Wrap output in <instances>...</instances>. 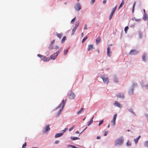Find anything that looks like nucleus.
<instances>
[{
	"label": "nucleus",
	"mask_w": 148,
	"mask_h": 148,
	"mask_svg": "<svg viewBox=\"0 0 148 148\" xmlns=\"http://www.w3.org/2000/svg\"><path fill=\"white\" fill-rule=\"evenodd\" d=\"M66 101H67V99H66L65 100V101H64V100H63L61 103L60 104V105L59 106H58L57 107V108H60V106L61 107V108L59 111L57 113L56 116H59L60 114L62 111V110L63 109V108H64V106L65 105V103H66Z\"/></svg>",
	"instance_id": "obj_1"
},
{
	"label": "nucleus",
	"mask_w": 148,
	"mask_h": 148,
	"mask_svg": "<svg viewBox=\"0 0 148 148\" xmlns=\"http://www.w3.org/2000/svg\"><path fill=\"white\" fill-rule=\"evenodd\" d=\"M100 77L102 79L104 84H107L109 82L108 78L107 75H102L100 76Z\"/></svg>",
	"instance_id": "obj_2"
},
{
	"label": "nucleus",
	"mask_w": 148,
	"mask_h": 148,
	"mask_svg": "<svg viewBox=\"0 0 148 148\" xmlns=\"http://www.w3.org/2000/svg\"><path fill=\"white\" fill-rule=\"evenodd\" d=\"M61 50L60 49L58 51L55 53H54L52 55H51L50 57V59L51 60H55L56 58L57 57V56L59 54V53L60 52Z\"/></svg>",
	"instance_id": "obj_3"
},
{
	"label": "nucleus",
	"mask_w": 148,
	"mask_h": 148,
	"mask_svg": "<svg viewBox=\"0 0 148 148\" xmlns=\"http://www.w3.org/2000/svg\"><path fill=\"white\" fill-rule=\"evenodd\" d=\"M123 139L122 137L117 139L115 141V145L117 146L118 145H121L123 143Z\"/></svg>",
	"instance_id": "obj_4"
},
{
	"label": "nucleus",
	"mask_w": 148,
	"mask_h": 148,
	"mask_svg": "<svg viewBox=\"0 0 148 148\" xmlns=\"http://www.w3.org/2000/svg\"><path fill=\"white\" fill-rule=\"evenodd\" d=\"M37 56L41 58V60L44 62H48L50 60V58L46 57V56L42 55L40 54H38Z\"/></svg>",
	"instance_id": "obj_5"
},
{
	"label": "nucleus",
	"mask_w": 148,
	"mask_h": 148,
	"mask_svg": "<svg viewBox=\"0 0 148 148\" xmlns=\"http://www.w3.org/2000/svg\"><path fill=\"white\" fill-rule=\"evenodd\" d=\"M117 114H114L113 119L111 121V125L112 126H114L115 125L116 123V119L117 117Z\"/></svg>",
	"instance_id": "obj_6"
},
{
	"label": "nucleus",
	"mask_w": 148,
	"mask_h": 148,
	"mask_svg": "<svg viewBox=\"0 0 148 148\" xmlns=\"http://www.w3.org/2000/svg\"><path fill=\"white\" fill-rule=\"evenodd\" d=\"M68 96L69 98L71 99H74L75 97L74 94L72 92H71L70 93H69Z\"/></svg>",
	"instance_id": "obj_7"
},
{
	"label": "nucleus",
	"mask_w": 148,
	"mask_h": 148,
	"mask_svg": "<svg viewBox=\"0 0 148 148\" xmlns=\"http://www.w3.org/2000/svg\"><path fill=\"white\" fill-rule=\"evenodd\" d=\"M138 53V51L135 50L133 49L130 51L129 54L131 55H135L137 54Z\"/></svg>",
	"instance_id": "obj_8"
},
{
	"label": "nucleus",
	"mask_w": 148,
	"mask_h": 148,
	"mask_svg": "<svg viewBox=\"0 0 148 148\" xmlns=\"http://www.w3.org/2000/svg\"><path fill=\"white\" fill-rule=\"evenodd\" d=\"M75 8L77 11H79L81 9V7L79 3H78L76 4L75 6Z\"/></svg>",
	"instance_id": "obj_9"
},
{
	"label": "nucleus",
	"mask_w": 148,
	"mask_h": 148,
	"mask_svg": "<svg viewBox=\"0 0 148 148\" xmlns=\"http://www.w3.org/2000/svg\"><path fill=\"white\" fill-rule=\"evenodd\" d=\"M114 105L115 106L120 108H121L122 107V105L117 101H116L114 102Z\"/></svg>",
	"instance_id": "obj_10"
},
{
	"label": "nucleus",
	"mask_w": 148,
	"mask_h": 148,
	"mask_svg": "<svg viewBox=\"0 0 148 148\" xmlns=\"http://www.w3.org/2000/svg\"><path fill=\"white\" fill-rule=\"evenodd\" d=\"M112 52L111 51H110V47L108 46V47L107 48V56L109 57H110V54H111Z\"/></svg>",
	"instance_id": "obj_11"
},
{
	"label": "nucleus",
	"mask_w": 148,
	"mask_h": 148,
	"mask_svg": "<svg viewBox=\"0 0 148 148\" xmlns=\"http://www.w3.org/2000/svg\"><path fill=\"white\" fill-rule=\"evenodd\" d=\"M50 125H48L46 126V127H45L44 129V133H46V132H47L49 130H50V128L49 127Z\"/></svg>",
	"instance_id": "obj_12"
},
{
	"label": "nucleus",
	"mask_w": 148,
	"mask_h": 148,
	"mask_svg": "<svg viewBox=\"0 0 148 148\" xmlns=\"http://www.w3.org/2000/svg\"><path fill=\"white\" fill-rule=\"evenodd\" d=\"M147 57V54L146 53H144L142 56V58L143 60L145 62L146 61V58Z\"/></svg>",
	"instance_id": "obj_13"
},
{
	"label": "nucleus",
	"mask_w": 148,
	"mask_h": 148,
	"mask_svg": "<svg viewBox=\"0 0 148 148\" xmlns=\"http://www.w3.org/2000/svg\"><path fill=\"white\" fill-rule=\"evenodd\" d=\"M63 135V133H59L56 134L55 136V137L56 138H57L59 137H60L62 136Z\"/></svg>",
	"instance_id": "obj_14"
},
{
	"label": "nucleus",
	"mask_w": 148,
	"mask_h": 148,
	"mask_svg": "<svg viewBox=\"0 0 148 148\" xmlns=\"http://www.w3.org/2000/svg\"><path fill=\"white\" fill-rule=\"evenodd\" d=\"M133 93V88L130 89L128 91V94L129 95H132Z\"/></svg>",
	"instance_id": "obj_15"
},
{
	"label": "nucleus",
	"mask_w": 148,
	"mask_h": 148,
	"mask_svg": "<svg viewBox=\"0 0 148 148\" xmlns=\"http://www.w3.org/2000/svg\"><path fill=\"white\" fill-rule=\"evenodd\" d=\"M140 137V136H139L137 138H136L134 139V141L136 144L138 142V140Z\"/></svg>",
	"instance_id": "obj_16"
},
{
	"label": "nucleus",
	"mask_w": 148,
	"mask_h": 148,
	"mask_svg": "<svg viewBox=\"0 0 148 148\" xmlns=\"http://www.w3.org/2000/svg\"><path fill=\"white\" fill-rule=\"evenodd\" d=\"M101 40V38L99 36H98L96 40V42L97 44H98L99 43Z\"/></svg>",
	"instance_id": "obj_17"
},
{
	"label": "nucleus",
	"mask_w": 148,
	"mask_h": 148,
	"mask_svg": "<svg viewBox=\"0 0 148 148\" xmlns=\"http://www.w3.org/2000/svg\"><path fill=\"white\" fill-rule=\"evenodd\" d=\"M93 47V45H88V51H90L91 49Z\"/></svg>",
	"instance_id": "obj_18"
},
{
	"label": "nucleus",
	"mask_w": 148,
	"mask_h": 148,
	"mask_svg": "<svg viewBox=\"0 0 148 148\" xmlns=\"http://www.w3.org/2000/svg\"><path fill=\"white\" fill-rule=\"evenodd\" d=\"M94 116H93L90 120V121L88 122V126H89L93 122V118Z\"/></svg>",
	"instance_id": "obj_19"
},
{
	"label": "nucleus",
	"mask_w": 148,
	"mask_h": 148,
	"mask_svg": "<svg viewBox=\"0 0 148 148\" xmlns=\"http://www.w3.org/2000/svg\"><path fill=\"white\" fill-rule=\"evenodd\" d=\"M116 96L119 98H123L124 96L123 94H118L116 95Z\"/></svg>",
	"instance_id": "obj_20"
},
{
	"label": "nucleus",
	"mask_w": 148,
	"mask_h": 148,
	"mask_svg": "<svg viewBox=\"0 0 148 148\" xmlns=\"http://www.w3.org/2000/svg\"><path fill=\"white\" fill-rule=\"evenodd\" d=\"M77 28V26H75L74 28L72 29V35H73L75 32L76 29Z\"/></svg>",
	"instance_id": "obj_21"
},
{
	"label": "nucleus",
	"mask_w": 148,
	"mask_h": 148,
	"mask_svg": "<svg viewBox=\"0 0 148 148\" xmlns=\"http://www.w3.org/2000/svg\"><path fill=\"white\" fill-rule=\"evenodd\" d=\"M147 14L146 13L144 14V16L143 18V20L145 21L147 20Z\"/></svg>",
	"instance_id": "obj_22"
},
{
	"label": "nucleus",
	"mask_w": 148,
	"mask_h": 148,
	"mask_svg": "<svg viewBox=\"0 0 148 148\" xmlns=\"http://www.w3.org/2000/svg\"><path fill=\"white\" fill-rule=\"evenodd\" d=\"M71 138L73 140H79L80 139L79 138L76 137H71Z\"/></svg>",
	"instance_id": "obj_23"
},
{
	"label": "nucleus",
	"mask_w": 148,
	"mask_h": 148,
	"mask_svg": "<svg viewBox=\"0 0 148 148\" xmlns=\"http://www.w3.org/2000/svg\"><path fill=\"white\" fill-rule=\"evenodd\" d=\"M56 35L58 38H59L60 39L62 36V33H57L56 34Z\"/></svg>",
	"instance_id": "obj_24"
},
{
	"label": "nucleus",
	"mask_w": 148,
	"mask_h": 148,
	"mask_svg": "<svg viewBox=\"0 0 148 148\" xmlns=\"http://www.w3.org/2000/svg\"><path fill=\"white\" fill-rule=\"evenodd\" d=\"M124 0H123L122 2L120 4V5L119 6L118 8L119 10L123 6V5H124Z\"/></svg>",
	"instance_id": "obj_25"
},
{
	"label": "nucleus",
	"mask_w": 148,
	"mask_h": 148,
	"mask_svg": "<svg viewBox=\"0 0 148 148\" xmlns=\"http://www.w3.org/2000/svg\"><path fill=\"white\" fill-rule=\"evenodd\" d=\"M144 146L148 147V140L145 142L144 143Z\"/></svg>",
	"instance_id": "obj_26"
},
{
	"label": "nucleus",
	"mask_w": 148,
	"mask_h": 148,
	"mask_svg": "<svg viewBox=\"0 0 148 148\" xmlns=\"http://www.w3.org/2000/svg\"><path fill=\"white\" fill-rule=\"evenodd\" d=\"M117 7V5H116L115 6V7L112 9V12H111V13H112L113 14H114V12H115V11Z\"/></svg>",
	"instance_id": "obj_27"
},
{
	"label": "nucleus",
	"mask_w": 148,
	"mask_h": 148,
	"mask_svg": "<svg viewBox=\"0 0 148 148\" xmlns=\"http://www.w3.org/2000/svg\"><path fill=\"white\" fill-rule=\"evenodd\" d=\"M131 143H130V142L129 140L127 141V143H126V145L127 146H131Z\"/></svg>",
	"instance_id": "obj_28"
},
{
	"label": "nucleus",
	"mask_w": 148,
	"mask_h": 148,
	"mask_svg": "<svg viewBox=\"0 0 148 148\" xmlns=\"http://www.w3.org/2000/svg\"><path fill=\"white\" fill-rule=\"evenodd\" d=\"M84 109L83 108H82L81 110H79V111H78L77 112V114H79L80 113L82 112H83V110H84Z\"/></svg>",
	"instance_id": "obj_29"
},
{
	"label": "nucleus",
	"mask_w": 148,
	"mask_h": 148,
	"mask_svg": "<svg viewBox=\"0 0 148 148\" xmlns=\"http://www.w3.org/2000/svg\"><path fill=\"white\" fill-rule=\"evenodd\" d=\"M69 47L67 49L64 50V55H66L67 54L68 51V49H69Z\"/></svg>",
	"instance_id": "obj_30"
},
{
	"label": "nucleus",
	"mask_w": 148,
	"mask_h": 148,
	"mask_svg": "<svg viewBox=\"0 0 148 148\" xmlns=\"http://www.w3.org/2000/svg\"><path fill=\"white\" fill-rule=\"evenodd\" d=\"M136 3V1H135L134 3L133 6V8L132 9V13H134V7L135 6V5Z\"/></svg>",
	"instance_id": "obj_31"
},
{
	"label": "nucleus",
	"mask_w": 148,
	"mask_h": 148,
	"mask_svg": "<svg viewBox=\"0 0 148 148\" xmlns=\"http://www.w3.org/2000/svg\"><path fill=\"white\" fill-rule=\"evenodd\" d=\"M66 36H64L62 40V42L63 43L64 42L65 40H66Z\"/></svg>",
	"instance_id": "obj_32"
},
{
	"label": "nucleus",
	"mask_w": 148,
	"mask_h": 148,
	"mask_svg": "<svg viewBox=\"0 0 148 148\" xmlns=\"http://www.w3.org/2000/svg\"><path fill=\"white\" fill-rule=\"evenodd\" d=\"M129 28V27L128 26H126V27H125L124 29V30L125 31V32L126 33H127V31Z\"/></svg>",
	"instance_id": "obj_33"
},
{
	"label": "nucleus",
	"mask_w": 148,
	"mask_h": 148,
	"mask_svg": "<svg viewBox=\"0 0 148 148\" xmlns=\"http://www.w3.org/2000/svg\"><path fill=\"white\" fill-rule=\"evenodd\" d=\"M113 14H114L111 13L110 14V16L109 17V19L110 20L111 19V18H112V17L113 16Z\"/></svg>",
	"instance_id": "obj_34"
},
{
	"label": "nucleus",
	"mask_w": 148,
	"mask_h": 148,
	"mask_svg": "<svg viewBox=\"0 0 148 148\" xmlns=\"http://www.w3.org/2000/svg\"><path fill=\"white\" fill-rule=\"evenodd\" d=\"M114 80L115 82H118L117 79L115 76L114 77Z\"/></svg>",
	"instance_id": "obj_35"
},
{
	"label": "nucleus",
	"mask_w": 148,
	"mask_h": 148,
	"mask_svg": "<svg viewBox=\"0 0 148 148\" xmlns=\"http://www.w3.org/2000/svg\"><path fill=\"white\" fill-rule=\"evenodd\" d=\"M76 19V17H74L73 19H72L71 21V23L73 24L74 23V22Z\"/></svg>",
	"instance_id": "obj_36"
},
{
	"label": "nucleus",
	"mask_w": 148,
	"mask_h": 148,
	"mask_svg": "<svg viewBox=\"0 0 148 148\" xmlns=\"http://www.w3.org/2000/svg\"><path fill=\"white\" fill-rule=\"evenodd\" d=\"M88 37H84L82 40V43H83L85 41V40Z\"/></svg>",
	"instance_id": "obj_37"
},
{
	"label": "nucleus",
	"mask_w": 148,
	"mask_h": 148,
	"mask_svg": "<svg viewBox=\"0 0 148 148\" xmlns=\"http://www.w3.org/2000/svg\"><path fill=\"white\" fill-rule=\"evenodd\" d=\"M26 142H25L24 144L22 146V148H25V147L26 146Z\"/></svg>",
	"instance_id": "obj_38"
},
{
	"label": "nucleus",
	"mask_w": 148,
	"mask_h": 148,
	"mask_svg": "<svg viewBox=\"0 0 148 148\" xmlns=\"http://www.w3.org/2000/svg\"><path fill=\"white\" fill-rule=\"evenodd\" d=\"M49 48L50 49H52L53 48V45L50 44V46L49 47Z\"/></svg>",
	"instance_id": "obj_39"
},
{
	"label": "nucleus",
	"mask_w": 148,
	"mask_h": 148,
	"mask_svg": "<svg viewBox=\"0 0 148 148\" xmlns=\"http://www.w3.org/2000/svg\"><path fill=\"white\" fill-rule=\"evenodd\" d=\"M68 146L69 147H71L72 148H77L74 145H68Z\"/></svg>",
	"instance_id": "obj_40"
},
{
	"label": "nucleus",
	"mask_w": 148,
	"mask_h": 148,
	"mask_svg": "<svg viewBox=\"0 0 148 148\" xmlns=\"http://www.w3.org/2000/svg\"><path fill=\"white\" fill-rule=\"evenodd\" d=\"M79 25V22L78 21H76L75 23V26H77V27H78V26Z\"/></svg>",
	"instance_id": "obj_41"
},
{
	"label": "nucleus",
	"mask_w": 148,
	"mask_h": 148,
	"mask_svg": "<svg viewBox=\"0 0 148 148\" xmlns=\"http://www.w3.org/2000/svg\"><path fill=\"white\" fill-rule=\"evenodd\" d=\"M68 130V128H65L64 130H62V132H63L62 133H63V134L64 132H65L66 131H67Z\"/></svg>",
	"instance_id": "obj_42"
},
{
	"label": "nucleus",
	"mask_w": 148,
	"mask_h": 148,
	"mask_svg": "<svg viewBox=\"0 0 148 148\" xmlns=\"http://www.w3.org/2000/svg\"><path fill=\"white\" fill-rule=\"evenodd\" d=\"M103 122V120L100 121L99 123V126L101 124H102Z\"/></svg>",
	"instance_id": "obj_43"
},
{
	"label": "nucleus",
	"mask_w": 148,
	"mask_h": 148,
	"mask_svg": "<svg viewBox=\"0 0 148 148\" xmlns=\"http://www.w3.org/2000/svg\"><path fill=\"white\" fill-rule=\"evenodd\" d=\"M108 131H106L105 132H104V136H106L107 135V134L108 133Z\"/></svg>",
	"instance_id": "obj_44"
},
{
	"label": "nucleus",
	"mask_w": 148,
	"mask_h": 148,
	"mask_svg": "<svg viewBox=\"0 0 148 148\" xmlns=\"http://www.w3.org/2000/svg\"><path fill=\"white\" fill-rule=\"evenodd\" d=\"M74 127H75V126L74 125L73 126H72V127H71L69 129V131H71L72 130L74 129Z\"/></svg>",
	"instance_id": "obj_45"
},
{
	"label": "nucleus",
	"mask_w": 148,
	"mask_h": 148,
	"mask_svg": "<svg viewBox=\"0 0 148 148\" xmlns=\"http://www.w3.org/2000/svg\"><path fill=\"white\" fill-rule=\"evenodd\" d=\"M95 0H91V3L92 4H93V3H94Z\"/></svg>",
	"instance_id": "obj_46"
},
{
	"label": "nucleus",
	"mask_w": 148,
	"mask_h": 148,
	"mask_svg": "<svg viewBox=\"0 0 148 148\" xmlns=\"http://www.w3.org/2000/svg\"><path fill=\"white\" fill-rule=\"evenodd\" d=\"M134 20L137 22H139L140 21V19H134Z\"/></svg>",
	"instance_id": "obj_47"
},
{
	"label": "nucleus",
	"mask_w": 148,
	"mask_h": 148,
	"mask_svg": "<svg viewBox=\"0 0 148 148\" xmlns=\"http://www.w3.org/2000/svg\"><path fill=\"white\" fill-rule=\"evenodd\" d=\"M60 141L59 140H56L55 142V143L56 144H57L58 143H59Z\"/></svg>",
	"instance_id": "obj_48"
},
{
	"label": "nucleus",
	"mask_w": 148,
	"mask_h": 148,
	"mask_svg": "<svg viewBox=\"0 0 148 148\" xmlns=\"http://www.w3.org/2000/svg\"><path fill=\"white\" fill-rule=\"evenodd\" d=\"M142 36V33H140L139 34V37L140 38H141Z\"/></svg>",
	"instance_id": "obj_49"
},
{
	"label": "nucleus",
	"mask_w": 148,
	"mask_h": 148,
	"mask_svg": "<svg viewBox=\"0 0 148 148\" xmlns=\"http://www.w3.org/2000/svg\"><path fill=\"white\" fill-rule=\"evenodd\" d=\"M87 25L86 24H85L84 26V29H87Z\"/></svg>",
	"instance_id": "obj_50"
},
{
	"label": "nucleus",
	"mask_w": 148,
	"mask_h": 148,
	"mask_svg": "<svg viewBox=\"0 0 148 148\" xmlns=\"http://www.w3.org/2000/svg\"><path fill=\"white\" fill-rule=\"evenodd\" d=\"M55 41V40H53L51 42V45H53V44L54 43Z\"/></svg>",
	"instance_id": "obj_51"
},
{
	"label": "nucleus",
	"mask_w": 148,
	"mask_h": 148,
	"mask_svg": "<svg viewBox=\"0 0 148 148\" xmlns=\"http://www.w3.org/2000/svg\"><path fill=\"white\" fill-rule=\"evenodd\" d=\"M145 116L146 117V118L147 119V121L148 122V115L147 114H146L145 115Z\"/></svg>",
	"instance_id": "obj_52"
},
{
	"label": "nucleus",
	"mask_w": 148,
	"mask_h": 148,
	"mask_svg": "<svg viewBox=\"0 0 148 148\" xmlns=\"http://www.w3.org/2000/svg\"><path fill=\"white\" fill-rule=\"evenodd\" d=\"M106 0H104L103 1V3L104 4H105L106 3Z\"/></svg>",
	"instance_id": "obj_53"
},
{
	"label": "nucleus",
	"mask_w": 148,
	"mask_h": 148,
	"mask_svg": "<svg viewBox=\"0 0 148 148\" xmlns=\"http://www.w3.org/2000/svg\"><path fill=\"white\" fill-rule=\"evenodd\" d=\"M97 139H99L100 138V137L99 136H98L97 137Z\"/></svg>",
	"instance_id": "obj_54"
},
{
	"label": "nucleus",
	"mask_w": 148,
	"mask_h": 148,
	"mask_svg": "<svg viewBox=\"0 0 148 148\" xmlns=\"http://www.w3.org/2000/svg\"><path fill=\"white\" fill-rule=\"evenodd\" d=\"M58 48H59V47L58 46H56L55 47V49H58Z\"/></svg>",
	"instance_id": "obj_55"
},
{
	"label": "nucleus",
	"mask_w": 148,
	"mask_h": 148,
	"mask_svg": "<svg viewBox=\"0 0 148 148\" xmlns=\"http://www.w3.org/2000/svg\"><path fill=\"white\" fill-rule=\"evenodd\" d=\"M137 84H133V86L134 87L135 86H137Z\"/></svg>",
	"instance_id": "obj_56"
},
{
	"label": "nucleus",
	"mask_w": 148,
	"mask_h": 148,
	"mask_svg": "<svg viewBox=\"0 0 148 148\" xmlns=\"http://www.w3.org/2000/svg\"><path fill=\"white\" fill-rule=\"evenodd\" d=\"M79 132L78 131H76V132H75V133L76 134H78V133H79Z\"/></svg>",
	"instance_id": "obj_57"
},
{
	"label": "nucleus",
	"mask_w": 148,
	"mask_h": 148,
	"mask_svg": "<svg viewBox=\"0 0 148 148\" xmlns=\"http://www.w3.org/2000/svg\"><path fill=\"white\" fill-rule=\"evenodd\" d=\"M97 52H98V53H99V49H97Z\"/></svg>",
	"instance_id": "obj_58"
},
{
	"label": "nucleus",
	"mask_w": 148,
	"mask_h": 148,
	"mask_svg": "<svg viewBox=\"0 0 148 148\" xmlns=\"http://www.w3.org/2000/svg\"><path fill=\"white\" fill-rule=\"evenodd\" d=\"M86 117H85V118H84L83 119V121H84V120H85V119H86Z\"/></svg>",
	"instance_id": "obj_59"
},
{
	"label": "nucleus",
	"mask_w": 148,
	"mask_h": 148,
	"mask_svg": "<svg viewBox=\"0 0 148 148\" xmlns=\"http://www.w3.org/2000/svg\"><path fill=\"white\" fill-rule=\"evenodd\" d=\"M82 36H84V34H83V33H82Z\"/></svg>",
	"instance_id": "obj_60"
},
{
	"label": "nucleus",
	"mask_w": 148,
	"mask_h": 148,
	"mask_svg": "<svg viewBox=\"0 0 148 148\" xmlns=\"http://www.w3.org/2000/svg\"><path fill=\"white\" fill-rule=\"evenodd\" d=\"M110 126V124H109V125H108V128Z\"/></svg>",
	"instance_id": "obj_61"
},
{
	"label": "nucleus",
	"mask_w": 148,
	"mask_h": 148,
	"mask_svg": "<svg viewBox=\"0 0 148 148\" xmlns=\"http://www.w3.org/2000/svg\"><path fill=\"white\" fill-rule=\"evenodd\" d=\"M64 4H66V2H65V3H64Z\"/></svg>",
	"instance_id": "obj_62"
},
{
	"label": "nucleus",
	"mask_w": 148,
	"mask_h": 148,
	"mask_svg": "<svg viewBox=\"0 0 148 148\" xmlns=\"http://www.w3.org/2000/svg\"><path fill=\"white\" fill-rule=\"evenodd\" d=\"M144 13H145V9H144Z\"/></svg>",
	"instance_id": "obj_63"
},
{
	"label": "nucleus",
	"mask_w": 148,
	"mask_h": 148,
	"mask_svg": "<svg viewBox=\"0 0 148 148\" xmlns=\"http://www.w3.org/2000/svg\"><path fill=\"white\" fill-rule=\"evenodd\" d=\"M130 131V130H127V131L129 132Z\"/></svg>",
	"instance_id": "obj_64"
}]
</instances>
